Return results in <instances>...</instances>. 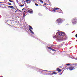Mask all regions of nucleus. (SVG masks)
Wrapping results in <instances>:
<instances>
[{"instance_id": "nucleus-1", "label": "nucleus", "mask_w": 77, "mask_h": 77, "mask_svg": "<svg viewBox=\"0 0 77 77\" xmlns=\"http://www.w3.org/2000/svg\"><path fill=\"white\" fill-rule=\"evenodd\" d=\"M57 23L58 24H61L63 22V20L61 18L57 19L56 20Z\"/></svg>"}, {"instance_id": "nucleus-2", "label": "nucleus", "mask_w": 77, "mask_h": 77, "mask_svg": "<svg viewBox=\"0 0 77 77\" xmlns=\"http://www.w3.org/2000/svg\"><path fill=\"white\" fill-rule=\"evenodd\" d=\"M75 68V65H73L69 67V69L70 70V71H72V70H73V69H74Z\"/></svg>"}, {"instance_id": "nucleus-3", "label": "nucleus", "mask_w": 77, "mask_h": 77, "mask_svg": "<svg viewBox=\"0 0 77 77\" xmlns=\"http://www.w3.org/2000/svg\"><path fill=\"white\" fill-rule=\"evenodd\" d=\"M27 10V11L28 12H29V13H30V14H32V13H33V10H32L28 8Z\"/></svg>"}, {"instance_id": "nucleus-4", "label": "nucleus", "mask_w": 77, "mask_h": 77, "mask_svg": "<svg viewBox=\"0 0 77 77\" xmlns=\"http://www.w3.org/2000/svg\"><path fill=\"white\" fill-rule=\"evenodd\" d=\"M77 18H75L74 19H72V23H73V24H74L75 23L77 22Z\"/></svg>"}, {"instance_id": "nucleus-5", "label": "nucleus", "mask_w": 77, "mask_h": 77, "mask_svg": "<svg viewBox=\"0 0 77 77\" xmlns=\"http://www.w3.org/2000/svg\"><path fill=\"white\" fill-rule=\"evenodd\" d=\"M59 35H60V36H64V35H65V32H62L60 33H59Z\"/></svg>"}, {"instance_id": "nucleus-6", "label": "nucleus", "mask_w": 77, "mask_h": 77, "mask_svg": "<svg viewBox=\"0 0 77 77\" xmlns=\"http://www.w3.org/2000/svg\"><path fill=\"white\" fill-rule=\"evenodd\" d=\"M47 48H48V49H49V50H52V51H55V50H54V49H53L50 47H49L48 46Z\"/></svg>"}, {"instance_id": "nucleus-7", "label": "nucleus", "mask_w": 77, "mask_h": 77, "mask_svg": "<svg viewBox=\"0 0 77 77\" xmlns=\"http://www.w3.org/2000/svg\"><path fill=\"white\" fill-rule=\"evenodd\" d=\"M26 2L27 4H29L31 2V1L30 0H26Z\"/></svg>"}, {"instance_id": "nucleus-8", "label": "nucleus", "mask_w": 77, "mask_h": 77, "mask_svg": "<svg viewBox=\"0 0 77 77\" xmlns=\"http://www.w3.org/2000/svg\"><path fill=\"white\" fill-rule=\"evenodd\" d=\"M8 8H11V9H14V7L12 6H8Z\"/></svg>"}, {"instance_id": "nucleus-9", "label": "nucleus", "mask_w": 77, "mask_h": 77, "mask_svg": "<svg viewBox=\"0 0 77 77\" xmlns=\"http://www.w3.org/2000/svg\"><path fill=\"white\" fill-rule=\"evenodd\" d=\"M57 71L58 72H61V71H62V70L60 69H59V68H57Z\"/></svg>"}, {"instance_id": "nucleus-10", "label": "nucleus", "mask_w": 77, "mask_h": 77, "mask_svg": "<svg viewBox=\"0 0 77 77\" xmlns=\"http://www.w3.org/2000/svg\"><path fill=\"white\" fill-rule=\"evenodd\" d=\"M59 9V8H54V9L53 10V11H54V12H56V10H57Z\"/></svg>"}, {"instance_id": "nucleus-11", "label": "nucleus", "mask_w": 77, "mask_h": 77, "mask_svg": "<svg viewBox=\"0 0 77 77\" xmlns=\"http://www.w3.org/2000/svg\"><path fill=\"white\" fill-rule=\"evenodd\" d=\"M29 29L30 30V32H31L32 33V34H34V32L32 31V30H31L30 28H29Z\"/></svg>"}, {"instance_id": "nucleus-12", "label": "nucleus", "mask_w": 77, "mask_h": 77, "mask_svg": "<svg viewBox=\"0 0 77 77\" xmlns=\"http://www.w3.org/2000/svg\"><path fill=\"white\" fill-rule=\"evenodd\" d=\"M25 14H26V11H24V12H23V17H25Z\"/></svg>"}, {"instance_id": "nucleus-13", "label": "nucleus", "mask_w": 77, "mask_h": 77, "mask_svg": "<svg viewBox=\"0 0 77 77\" xmlns=\"http://www.w3.org/2000/svg\"><path fill=\"white\" fill-rule=\"evenodd\" d=\"M58 9L59 13L61 12L62 10H61L60 9L58 8Z\"/></svg>"}, {"instance_id": "nucleus-14", "label": "nucleus", "mask_w": 77, "mask_h": 77, "mask_svg": "<svg viewBox=\"0 0 77 77\" xmlns=\"http://www.w3.org/2000/svg\"><path fill=\"white\" fill-rule=\"evenodd\" d=\"M42 74L44 75H48V73L46 72H44Z\"/></svg>"}, {"instance_id": "nucleus-15", "label": "nucleus", "mask_w": 77, "mask_h": 77, "mask_svg": "<svg viewBox=\"0 0 77 77\" xmlns=\"http://www.w3.org/2000/svg\"><path fill=\"white\" fill-rule=\"evenodd\" d=\"M8 0L10 2H11V3H13V4H14V3H15V2H14L13 1H11V0Z\"/></svg>"}, {"instance_id": "nucleus-16", "label": "nucleus", "mask_w": 77, "mask_h": 77, "mask_svg": "<svg viewBox=\"0 0 77 77\" xmlns=\"http://www.w3.org/2000/svg\"><path fill=\"white\" fill-rule=\"evenodd\" d=\"M29 29H31V30H33V28L31 26H29Z\"/></svg>"}, {"instance_id": "nucleus-17", "label": "nucleus", "mask_w": 77, "mask_h": 77, "mask_svg": "<svg viewBox=\"0 0 77 77\" xmlns=\"http://www.w3.org/2000/svg\"><path fill=\"white\" fill-rule=\"evenodd\" d=\"M53 38H54V39H55V38H56V36H54V35H53Z\"/></svg>"}, {"instance_id": "nucleus-18", "label": "nucleus", "mask_w": 77, "mask_h": 77, "mask_svg": "<svg viewBox=\"0 0 77 77\" xmlns=\"http://www.w3.org/2000/svg\"><path fill=\"white\" fill-rule=\"evenodd\" d=\"M61 41H64V40H65V39L63 38V37L61 38Z\"/></svg>"}, {"instance_id": "nucleus-19", "label": "nucleus", "mask_w": 77, "mask_h": 77, "mask_svg": "<svg viewBox=\"0 0 77 77\" xmlns=\"http://www.w3.org/2000/svg\"><path fill=\"white\" fill-rule=\"evenodd\" d=\"M63 44H60V47H62V46H63Z\"/></svg>"}, {"instance_id": "nucleus-20", "label": "nucleus", "mask_w": 77, "mask_h": 77, "mask_svg": "<svg viewBox=\"0 0 77 77\" xmlns=\"http://www.w3.org/2000/svg\"><path fill=\"white\" fill-rule=\"evenodd\" d=\"M56 74V72H53L52 73V74Z\"/></svg>"}, {"instance_id": "nucleus-21", "label": "nucleus", "mask_w": 77, "mask_h": 77, "mask_svg": "<svg viewBox=\"0 0 77 77\" xmlns=\"http://www.w3.org/2000/svg\"><path fill=\"white\" fill-rule=\"evenodd\" d=\"M39 1L41 2V3H43V1H42V0H40Z\"/></svg>"}, {"instance_id": "nucleus-22", "label": "nucleus", "mask_w": 77, "mask_h": 77, "mask_svg": "<svg viewBox=\"0 0 77 77\" xmlns=\"http://www.w3.org/2000/svg\"><path fill=\"white\" fill-rule=\"evenodd\" d=\"M8 4L9 5H12V4H11V3L9 2H8Z\"/></svg>"}, {"instance_id": "nucleus-23", "label": "nucleus", "mask_w": 77, "mask_h": 77, "mask_svg": "<svg viewBox=\"0 0 77 77\" xmlns=\"http://www.w3.org/2000/svg\"><path fill=\"white\" fill-rule=\"evenodd\" d=\"M24 4L23 5H20V6H21V7H23V6H24Z\"/></svg>"}, {"instance_id": "nucleus-24", "label": "nucleus", "mask_w": 77, "mask_h": 77, "mask_svg": "<svg viewBox=\"0 0 77 77\" xmlns=\"http://www.w3.org/2000/svg\"><path fill=\"white\" fill-rule=\"evenodd\" d=\"M35 6H38V4H37L35 3Z\"/></svg>"}, {"instance_id": "nucleus-25", "label": "nucleus", "mask_w": 77, "mask_h": 77, "mask_svg": "<svg viewBox=\"0 0 77 77\" xmlns=\"http://www.w3.org/2000/svg\"><path fill=\"white\" fill-rule=\"evenodd\" d=\"M32 2H34L35 1V0H31Z\"/></svg>"}, {"instance_id": "nucleus-26", "label": "nucleus", "mask_w": 77, "mask_h": 77, "mask_svg": "<svg viewBox=\"0 0 77 77\" xmlns=\"http://www.w3.org/2000/svg\"><path fill=\"white\" fill-rule=\"evenodd\" d=\"M69 65H71V64H70V63H69V64H66V65L67 66Z\"/></svg>"}, {"instance_id": "nucleus-27", "label": "nucleus", "mask_w": 77, "mask_h": 77, "mask_svg": "<svg viewBox=\"0 0 77 77\" xmlns=\"http://www.w3.org/2000/svg\"><path fill=\"white\" fill-rule=\"evenodd\" d=\"M17 11H18V10H16V11L14 12L15 13H16V12H17Z\"/></svg>"}, {"instance_id": "nucleus-28", "label": "nucleus", "mask_w": 77, "mask_h": 77, "mask_svg": "<svg viewBox=\"0 0 77 77\" xmlns=\"http://www.w3.org/2000/svg\"><path fill=\"white\" fill-rule=\"evenodd\" d=\"M17 11H20V12H21V10H19V9H17Z\"/></svg>"}, {"instance_id": "nucleus-29", "label": "nucleus", "mask_w": 77, "mask_h": 77, "mask_svg": "<svg viewBox=\"0 0 77 77\" xmlns=\"http://www.w3.org/2000/svg\"><path fill=\"white\" fill-rule=\"evenodd\" d=\"M47 5V3H44V5Z\"/></svg>"}, {"instance_id": "nucleus-30", "label": "nucleus", "mask_w": 77, "mask_h": 77, "mask_svg": "<svg viewBox=\"0 0 77 77\" xmlns=\"http://www.w3.org/2000/svg\"><path fill=\"white\" fill-rule=\"evenodd\" d=\"M75 36V37H76V38H77V34H76Z\"/></svg>"}, {"instance_id": "nucleus-31", "label": "nucleus", "mask_w": 77, "mask_h": 77, "mask_svg": "<svg viewBox=\"0 0 77 77\" xmlns=\"http://www.w3.org/2000/svg\"><path fill=\"white\" fill-rule=\"evenodd\" d=\"M16 2H17V3H18V0H16Z\"/></svg>"}, {"instance_id": "nucleus-32", "label": "nucleus", "mask_w": 77, "mask_h": 77, "mask_svg": "<svg viewBox=\"0 0 77 77\" xmlns=\"http://www.w3.org/2000/svg\"><path fill=\"white\" fill-rule=\"evenodd\" d=\"M24 9H25V8H24L23 9H22V11L24 10Z\"/></svg>"}, {"instance_id": "nucleus-33", "label": "nucleus", "mask_w": 77, "mask_h": 77, "mask_svg": "<svg viewBox=\"0 0 77 77\" xmlns=\"http://www.w3.org/2000/svg\"><path fill=\"white\" fill-rule=\"evenodd\" d=\"M17 12H19V11H17Z\"/></svg>"}, {"instance_id": "nucleus-34", "label": "nucleus", "mask_w": 77, "mask_h": 77, "mask_svg": "<svg viewBox=\"0 0 77 77\" xmlns=\"http://www.w3.org/2000/svg\"><path fill=\"white\" fill-rule=\"evenodd\" d=\"M0 77H3V76H1Z\"/></svg>"}, {"instance_id": "nucleus-35", "label": "nucleus", "mask_w": 77, "mask_h": 77, "mask_svg": "<svg viewBox=\"0 0 77 77\" xmlns=\"http://www.w3.org/2000/svg\"><path fill=\"white\" fill-rule=\"evenodd\" d=\"M0 3H2V2H0Z\"/></svg>"}]
</instances>
